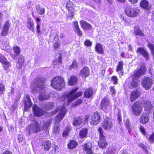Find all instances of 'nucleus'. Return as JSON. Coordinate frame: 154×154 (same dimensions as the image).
Here are the masks:
<instances>
[{"instance_id": "obj_20", "label": "nucleus", "mask_w": 154, "mask_h": 154, "mask_svg": "<svg viewBox=\"0 0 154 154\" xmlns=\"http://www.w3.org/2000/svg\"><path fill=\"white\" fill-rule=\"evenodd\" d=\"M90 72L88 67L85 66L81 70L79 75L83 78H86L89 76L90 75Z\"/></svg>"}, {"instance_id": "obj_39", "label": "nucleus", "mask_w": 154, "mask_h": 154, "mask_svg": "<svg viewBox=\"0 0 154 154\" xmlns=\"http://www.w3.org/2000/svg\"><path fill=\"white\" fill-rule=\"evenodd\" d=\"M54 107V105L51 103H48L44 105L43 109L46 111L52 109Z\"/></svg>"}, {"instance_id": "obj_18", "label": "nucleus", "mask_w": 154, "mask_h": 154, "mask_svg": "<svg viewBox=\"0 0 154 154\" xmlns=\"http://www.w3.org/2000/svg\"><path fill=\"white\" fill-rule=\"evenodd\" d=\"M10 26L9 21H6L4 23L2 30L1 33V36H5L7 35L8 33V30Z\"/></svg>"}, {"instance_id": "obj_40", "label": "nucleus", "mask_w": 154, "mask_h": 154, "mask_svg": "<svg viewBox=\"0 0 154 154\" xmlns=\"http://www.w3.org/2000/svg\"><path fill=\"white\" fill-rule=\"evenodd\" d=\"M78 67L77 62L76 59L73 60L71 64L69 66V70H71L74 68H77Z\"/></svg>"}, {"instance_id": "obj_13", "label": "nucleus", "mask_w": 154, "mask_h": 154, "mask_svg": "<svg viewBox=\"0 0 154 154\" xmlns=\"http://www.w3.org/2000/svg\"><path fill=\"white\" fill-rule=\"evenodd\" d=\"M110 106V99L107 96L104 97L102 99L100 103V107L103 110H107Z\"/></svg>"}, {"instance_id": "obj_46", "label": "nucleus", "mask_w": 154, "mask_h": 154, "mask_svg": "<svg viewBox=\"0 0 154 154\" xmlns=\"http://www.w3.org/2000/svg\"><path fill=\"white\" fill-rule=\"evenodd\" d=\"M141 75L140 72L138 71V70H137L134 72L133 75V78L139 80V78L140 77Z\"/></svg>"}, {"instance_id": "obj_10", "label": "nucleus", "mask_w": 154, "mask_h": 154, "mask_svg": "<svg viewBox=\"0 0 154 154\" xmlns=\"http://www.w3.org/2000/svg\"><path fill=\"white\" fill-rule=\"evenodd\" d=\"M45 79L42 77L36 78L34 81V84L35 88H38L40 90L45 88Z\"/></svg>"}, {"instance_id": "obj_24", "label": "nucleus", "mask_w": 154, "mask_h": 154, "mask_svg": "<svg viewBox=\"0 0 154 154\" xmlns=\"http://www.w3.org/2000/svg\"><path fill=\"white\" fill-rule=\"evenodd\" d=\"M94 93L93 89L91 87L88 88L85 90L84 92V97L87 98H92Z\"/></svg>"}, {"instance_id": "obj_48", "label": "nucleus", "mask_w": 154, "mask_h": 154, "mask_svg": "<svg viewBox=\"0 0 154 154\" xmlns=\"http://www.w3.org/2000/svg\"><path fill=\"white\" fill-rule=\"evenodd\" d=\"M36 9L37 12L40 15H43L45 13V9L44 8H41L39 6L37 7Z\"/></svg>"}, {"instance_id": "obj_17", "label": "nucleus", "mask_w": 154, "mask_h": 154, "mask_svg": "<svg viewBox=\"0 0 154 154\" xmlns=\"http://www.w3.org/2000/svg\"><path fill=\"white\" fill-rule=\"evenodd\" d=\"M137 53L142 56L146 60H148L149 58L148 52L143 47H139L136 51Z\"/></svg>"}, {"instance_id": "obj_33", "label": "nucleus", "mask_w": 154, "mask_h": 154, "mask_svg": "<svg viewBox=\"0 0 154 154\" xmlns=\"http://www.w3.org/2000/svg\"><path fill=\"white\" fill-rule=\"evenodd\" d=\"M139 80L133 78L132 81L130 83L129 87L130 89H134L137 88L139 85Z\"/></svg>"}, {"instance_id": "obj_44", "label": "nucleus", "mask_w": 154, "mask_h": 154, "mask_svg": "<svg viewBox=\"0 0 154 154\" xmlns=\"http://www.w3.org/2000/svg\"><path fill=\"white\" fill-rule=\"evenodd\" d=\"M36 21L37 22H38L41 21V19L38 17H37L36 19ZM37 29L36 32L38 34L41 32L40 25L38 23H37V26H36Z\"/></svg>"}, {"instance_id": "obj_38", "label": "nucleus", "mask_w": 154, "mask_h": 154, "mask_svg": "<svg viewBox=\"0 0 154 154\" xmlns=\"http://www.w3.org/2000/svg\"><path fill=\"white\" fill-rule=\"evenodd\" d=\"M31 20L30 18L28 19V21L26 23V26L29 29L33 31L34 25V22L31 21Z\"/></svg>"}, {"instance_id": "obj_25", "label": "nucleus", "mask_w": 154, "mask_h": 154, "mask_svg": "<svg viewBox=\"0 0 154 154\" xmlns=\"http://www.w3.org/2000/svg\"><path fill=\"white\" fill-rule=\"evenodd\" d=\"M139 5L142 8L147 11L149 10L151 8V5L147 0H141Z\"/></svg>"}, {"instance_id": "obj_29", "label": "nucleus", "mask_w": 154, "mask_h": 154, "mask_svg": "<svg viewBox=\"0 0 154 154\" xmlns=\"http://www.w3.org/2000/svg\"><path fill=\"white\" fill-rule=\"evenodd\" d=\"M51 146V141L49 140L43 141L42 143V147L45 151H48Z\"/></svg>"}, {"instance_id": "obj_8", "label": "nucleus", "mask_w": 154, "mask_h": 154, "mask_svg": "<svg viewBox=\"0 0 154 154\" xmlns=\"http://www.w3.org/2000/svg\"><path fill=\"white\" fill-rule=\"evenodd\" d=\"M27 130L28 134H30L32 133L36 134L40 132L41 129L40 125L38 122H36L33 126V124L28 125Z\"/></svg>"}, {"instance_id": "obj_50", "label": "nucleus", "mask_w": 154, "mask_h": 154, "mask_svg": "<svg viewBox=\"0 0 154 154\" xmlns=\"http://www.w3.org/2000/svg\"><path fill=\"white\" fill-rule=\"evenodd\" d=\"M142 75L144 74L146 71V66H140V68L137 70Z\"/></svg>"}, {"instance_id": "obj_60", "label": "nucleus", "mask_w": 154, "mask_h": 154, "mask_svg": "<svg viewBox=\"0 0 154 154\" xmlns=\"http://www.w3.org/2000/svg\"><path fill=\"white\" fill-rule=\"evenodd\" d=\"M118 118L117 119L119 121V123H120L122 120V114L121 111L120 110H119L117 113Z\"/></svg>"}, {"instance_id": "obj_21", "label": "nucleus", "mask_w": 154, "mask_h": 154, "mask_svg": "<svg viewBox=\"0 0 154 154\" xmlns=\"http://www.w3.org/2000/svg\"><path fill=\"white\" fill-rule=\"evenodd\" d=\"M74 30L75 33L79 37L83 35V33L80 29L78 21H75L73 22Z\"/></svg>"}, {"instance_id": "obj_36", "label": "nucleus", "mask_w": 154, "mask_h": 154, "mask_svg": "<svg viewBox=\"0 0 154 154\" xmlns=\"http://www.w3.org/2000/svg\"><path fill=\"white\" fill-rule=\"evenodd\" d=\"M82 121L83 119L81 116L75 117L73 122V125L76 126L80 125L82 123Z\"/></svg>"}, {"instance_id": "obj_26", "label": "nucleus", "mask_w": 154, "mask_h": 154, "mask_svg": "<svg viewBox=\"0 0 154 154\" xmlns=\"http://www.w3.org/2000/svg\"><path fill=\"white\" fill-rule=\"evenodd\" d=\"M25 98L27 100H24V109L25 111H27L32 106V104L30 98L28 95L26 94L25 96Z\"/></svg>"}, {"instance_id": "obj_42", "label": "nucleus", "mask_w": 154, "mask_h": 154, "mask_svg": "<svg viewBox=\"0 0 154 154\" xmlns=\"http://www.w3.org/2000/svg\"><path fill=\"white\" fill-rule=\"evenodd\" d=\"M71 129V128L69 126H67L63 133L62 135L63 137H65L67 136Z\"/></svg>"}, {"instance_id": "obj_2", "label": "nucleus", "mask_w": 154, "mask_h": 154, "mask_svg": "<svg viewBox=\"0 0 154 154\" xmlns=\"http://www.w3.org/2000/svg\"><path fill=\"white\" fill-rule=\"evenodd\" d=\"M51 85L52 88L57 90H61L65 86V79L60 76L54 77L51 81Z\"/></svg>"}, {"instance_id": "obj_64", "label": "nucleus", "mask_w": 154, "mask_h": 154, "mask_svg": "<svg viewBox=\"0 0 154 154\" xmlns=\"http://www.w3.org/2000/svg\"><path fill=\"white\" fill-rule=\"evenodd\" d=\"M59 56L58 57V60L57 62L60 63H62V55L61 53H60L59 54Z\"/></svg>"}, {"instance_id": "obj_6", "label": "nucleus", "mask_w": 154, "mask_h": 154, "mask_svg": "<svg viewBox=\"0 0 154 154\" xmlns=\"http://www.w3.org/2000/svg\"><path fill=\"white\" fill-rule=\"evenodd\" d=\"M140 10L137 8L132 7L130 6L126 7L124 9L125 14L128 17H134L139 14Z\"/></svg>"}, {"instance_id": "obj_19", "label": "nucleus", "mask_w": 154, "mask_h": 154, "mask_svg": "<svg viewBox=\"0 0 154 154\" xmlns=\"http://www.w3.org/2000/svg\"><path fill=\"white\" fill-rule=\"evenodd\" d=\"M79 22L82 28L84 30L89 31L92 29V26L87 21L81 20Z\"/></svg>"}, {"instance_id": "obj_34", "label": "nucleus", "mask_w": 154, "mask_h": 154, "mask_svg": "<svg viewBox=\"0 0 154 154\" xmlns=\"http://www.w3.org/2000/svg\"><path fill=\"white\" fill-rule=\"evenodd\" d=\"M134 34L136 35L140 36H144L145 35L142 31L140 29L138 26H135L134 27Z\"/></svg>"}, {"instance_id": "obj_57", "label": "nucleus", "mask_w": 154, "mask_h": 154, "mask_svg": "<svg viewBox=\"0 0 154 154\" xmlns=\"http://www.w3.org/2000/svg\"><path fill=\"white\" fill-rule=\"evenodd\" d=\"M7 60V58L3 55H1L0 56V62L3 64Z\"/></svg>"}, {"instance_id": "obj_14", "label": "nucleus", "mask_w": 154, "mask_h": 154, "mask_svg": "<svg viewBox=\"0 0 154 154\" xmlns=\"http://www.w3.org/2000/svg\"><path fill=\"white\" fill-rule=\"evenodd\" d=\"M34 115L36 117H40L45 114L46 112L37 105H35L33 106Z\"/></svg>"}, {"instance_id": "obj_5", "label": "nucleus", "mask_w": 154, "mask_h": 154, "mask_svg": "<svg viewBox=\"0 0 154 154\" xmlns=\"http://www.w3.org/2000/svg\"><path fill=\"white\" fill-rule=\"evenodd\" d=\"M57 112H59L58 114L56 116L57 120L60 121L63 118L66 114L67 110L64 105L60 106L57 107L56 109L51 112L53 115L55 114Z\"/></svg>"}, {"instance_id": "obj_4", "label": "nucleus", "mask_w": 154, "mask_h": 154, "mask_svg": "<svg viewBox=\"0 0 154 154\" xmlns=\"http://www.w3.org/2000/svg\"><path fill=\"white\" fill-rule=\"evenodd\" d=\"M142 103L139 100L135 102L131 106L132 113L136 116H140L143 111Z\"/></svg>"}, {"instance_id": "obj_62", "label": "nucleus", "mask_w": 154, "mask_h": 154, "mask_svg": "<svg viewBox=\"0 0 154 154\" xmlns=\"http://www.w3.org/2000/svg\"><path fill=\"white\" fill-rule=\"evenodd\" d=\"M125 125L127 129L131 130V128L130 125V124L128 121L126 122L125 123Z\"/></svg>"}, {"instance_id": "obj_54", "label": "nucleus", "mask_w": 154, "mask_h": 154, "mask_svg": "<svg viewBox=\"0 0 154 154\" xmlns=\"http://www.w3.org/2000/svg\"><path fill=\"white\" fill-rule=\"evenodd\" d=\"M5 90V87L3 83H0V95L4 94Z\"/></svg>"}, {"instance_id": "obj_56", "label": "nucleus", "mask_w": 154, "mask_h": 154, "mask_svg": "<svg viewBox=\"0 0 154 154\" xmlns=\"http://www.w3.org/2000/svg\"><path fill=\"white\" fill-rule=\"evenodd\" d=\"M111 81L112 82L113 84L114 85L117 84L118 83V79L116 76H113L111 77Z\"/></svg>"}, {"instance_id": "obj_16", "label": "nucleus", "mask_w": 154, "mask_h": 154, "mask_svg": "<svg viewBox=\"0 0 154 154\" xmlns=\"http://www.w3.org/2000/svg\"><path fill=\"white\" fill-rule=\"evenodd\" d=\"M141 92L137 89L132 91L130 94V100L131 102L136 100L140 96Z\"/></svg>"}, {"instance_id": "obj_41", "label": "nucleus", "mask_w": 154, "mask_h": 154, "mask_svg": "<svg viewBox=\"0 0 154 154\" xmlns=\"http://www.w3.org/2000/svg\"><path fill=\"white\" fill-rule=\"evenodd\" d=\"M51 123V121L49 120L46 121H44L42 129L44 130H47Z\"/></svg>"}, {"instance_id": "obj_7", "label": "nucleus", "mask_w": 154, "mask_h": 154, "mask_svg": "<svg viewBox=\"0 0 154 154\" xmlns=\"http://www.w3.org/2000/svg\"><path fill=\"white\" fill-rule=\"evenodd\" d=\"M66 9L68 11L66 18L71 20L74 16V12L75 11V6L74 3L71 2H68L66 5Z\"/></svg>"}, {"instance_id": "obj_22", "label": "nucleus", "mask_w": 154, "mask_h": 154, "mask_svg": "<svg viewBox=\"0 0 154 154\" xmlns=\"http://www.w3.org/2000/svg\"><path fill=\"white\" fill-rule=\"evenodd\" d=\"M143 104L144 111L148 112H150L153 109V106L151 104V102L149 100H143Z\"/></svg>"}, {"instance_id": "obj_53", "label": "nucleus", "mask_w": 154, "mask_h": 154, "mask_svg": "<svg viewBox=\"0 0 154 154\" xmlns=\"http://www.w3.org/2000/svg\"><path fill=\"white\" fill-rule=\"evenodd\" d=\"M147 46L150 50L151 53L154 57V45L150 43H148Z\"/></svg>"}, {"instance_id": "obj_55", "label": "nucleus", "mask_w": 154, "mask_h": 154, "mask_svg": "<svg viewBox=\"0 0 154 154\" xmlns=\"http://www.w3.org/2000/svg\"><path fill=\"white\" fill-rule=\"evenodd\" d=\"M92 44V42L88 39H86L84 42V45L87 47L91 46Z\"/></svg>"}, {"instance_id": "obj_28", "label": "nucleus", "mask_w": 154, "mask_h": 154, "mask_svg": "<svg viewBox=\"0 0 154 154\" xmlns=\"http://www.w3.org/2000/svg\"><path fill=\"white\" fill-rule=\"evenodd\" d=\"M95 51L98 54L103 55L104 54V51L103 46L99 43H97L94 47Z\"/></svg>"}, {"instance_id": "obj_47", "label": "nucleus", "mask_w": 154, "mask_h": 154, "mask_svg": "<svg viewBox=\"0 0 154 154\" xmlns=\"http://www.w3.org/2000/svg\"><path fill=\"white\" fill-rule=\"evenodd\" d=\"M13 49L16 55L18 56L19 55L20 52V50L19 47L17 46H14L13 47Z\"/></svg>"}, {"instance_id": "obj_9", "label": "nucleus", "mask_w": 154, "mask_h": 154, "mask_svg": "<svg viewBox=\"0 0 154 154\" xmlns=\"http://www.w3.org/2000/svg\"><path fill=\"white\" fill-rule=\"evenodd\" d=\"M153 80L150 77H145L142 80L141 85L146 90L150 89L152 85Z\"/></svg>"}, {"instance_id": "obj_63", "label": "nucleus", "mask_w": 154, "mask_h": 154, "mask_svg": "<svg viewBox=\"0 0 154 154\" xmlns=\"http://www.w3.org/2000/svg\"><path fill=\"white\" fill-rule=\"evenodd\" d=\"M53 131L55 133H57L59 132V126H54L53 128Z\"/></svg>"}, {"instance_id": "obj_51", "label": "nucleus", "mask_w": 154, "mask_h": 154, "mask_svg": "<svg viewBox=\"0 0 154 154\" xmlns=\"http://www.w3.org/2000/svg\"><path fill=\"white\" fill-rule=\"evenodd\" d=\"M147 139L151 143H154V132H152Z\"/></svg>"}, {"instance_id": "obj_59", "label": "nucleus", "mask_w": 154, "mask_h": 154, "mask_svg": "<svg viewBox=\"0 0 154 154\" xmlns=\"http://www.w3.org/2000/svg\"><path fill=\"white\" fill-rule=\"evenodd\" d=\"M139 130L141 133L144 135H145L146 134V130L144 127L141 125L139 127Z\"/></svg>"}, {"instance_id": "obj_43", "label": "nucleus", "mask_w": 154, "mask_h": 154, "mask_svg": "<svg viewBox=\"0 0 154 154\" xmlns=\"http://www.w3.org/2000/svg\"><path fill=\"white\" fill-rule=\"evenodd\" d=\"M83 102V100L82 99L80 98L77 99L74 103H73L71 107H74L78 105L81 104Z\"/></svg>"}, {"instance_id": "obj_27", "label": "nucleus", "mask_w": 154, "mask_h": 154, "mask_svg": "<svg viewBox=\"0 0 154 154\" xmlns=\"http://www.w3.org/2000/svg\"><path fill=\"white\" fill-rule=\"evenodd\" d=\"M150 117L149 115L147 113L142 114L139 119L140 122L143 124H146L149 121Z\"/></svg>"}, {"instance_id": "obj_31", "label": "nucleus", "mask_w": 154, "mask_h": 154, "mask_svg": "<svg viewBox=\"0 0 154 154\" xmlns=\"http://www.w3.org/2000/svg\"><path fill=\"white\" fill-rule=\"evenodd\" d=\"M78 78L76 75H72L68 81V84L70 86H73L77 83Z\"/></svg>"}, {"instance_id": "obj_15", "label": "nucleus", "mask_w": 154, "mask_h": 154, "mask_svg": "<svg viewBox=\"0 0 154 154\" xmlns=\"http://www.w3.org/2000/svg\"><path fill=\"white\" fill-rule=\"evenodd\" d=\"M83 150L82 153L83 154H92L93 151L92 150V146L91 143L90 142L85 143L82 145Z\"/></svg>"}, {"instance_id": "obj_3", "label": "nucleus", "mask_w": 154, "mask_h": 154, "mask_svg": "<svg viewBox=\"0 0 154 154\" xmlns=\"http://www.w3.org/2000/svg\"><path fill=\"white\" fill-rule=\"evenodd\" d=\"M98 131L99 134V139L98 142V145L101 149H104L108 146V143L106 141V138L104 135V133L101 127L98 128Z\"/></svg>"}, {"instance_id": "obj_52", "label": "nucleus", "mask_w": 154, "mask_h": 154, "mask_svg": "<svg viewBox=\"0 0 154 154\" xmlns=\"http://www.w3.org/2000/svg\"><path fill=\"white\" fill-rule=\"evenodd\" d=\"M139 146L141 149L144 150L145 153L147 154L148 153V151L147 147L144 144L141 143L138 145Z\"/></svg>"}, {"instance_id": "obj_58", "label": "nucleus", "mask_w": 154, "mask_h": 154, "mask_svg": "<svg viewBox=\"0 0 154 154\" xmlns=\"http://www.w3.org/2000/svg\"><path fill=\"white\" fill-rule=\"evenodd\" d=\"M109 90L112 95H115L116 94V91L115 89L114 86H111L109 88Z\"/></svg>"}, {"instance_id": "obj_1", "label": "nucleus", "mask_w": 154, "mask_h": 154, "mask_svg": "<svg viewBox=\"0 0 154 154\" xmlns=\"http://www.w3.org/2000/svg\"><path fill=\"white\" fill-rule=\"evenodd\" d=\"M78 89V88L77 87L72 89L69 93L61 97V100L64 103H66V105L68 106L73 101L82 95L83 92L82 91L77 92L74 94Z\"/></svg>"}, {"instance_id": "obj_61", "label": "nucleus", "mask_w": 154, "mask_h": 154, "mask_svg": "<svg viewBox=\"0 0 154 154\" xmlns=\"http://www.w3.org/2000/svg\"><path fill=\"white\" fill-rule=\"evenodd\" d=\"M90 118V116L89 115H86L84 117V121L85 122H88L89 119Z\"/></svg>"}, {"instance_id": "obj_35", "label": "nucleus", "mask_w": 154, "mask_h": 154, "mask_svg": "<svg viewBox=\"0 0 154 154\" xmlns=\"http://www.w3.org/2000/svg\"><path fill=\"white\" fill-rule=\"evenodd\" d=\"M77 142L74 140H70L67 144L68 148L70 149L75 148L78 146Z\"/></svg>"}, {"instance_id": "obj_45", "label": "nucleus", "mask_w": 154, "mask_h": 154, "mask_svg": "<svg viewBox=\"0 0 154 154\" xmlns=\"http://www.w3.org/2000/svg\"><path fill=\"white\" fill-rule=\"evenodd\" d=\"M2 65L4 69L5 70H8L9 67L11 66L10 63L8 60L3 63Z\"/></svg>"}, {"instance_id": "obj_23", "label": "nucleus", "mask_w": 154, "mask_h": 154, "mask_svg": "<svg viewBox=\"0 0 154 154\" xmlns=\"http://www.w3.org/2000/svg\"><path fill=\"white\" fill-rule=\"evenodd\" d=\"M123 65V61H120L118 62L116 66V71L120 76H122L124 75Z\"/></svg>"}, {"instance_id": "obj_30", "label": "nucleus", "mask_w": 154, "mask_h": 154, "mask_svg": "<svg viewBox=\"0 0 154 154\" xmlns=\"http://www.w3.org/2000/svg\"><path fill=\"white\" fill-rule=\"evenodd\" d=\"M54 43L53 44L54 48L55 50L58 49L61 45V44L59 40V37L58 35L57 34L53 38Z\"/></svg>"}, {"instance_id": "obj_11", "label": "nucleus", "mask_w": 154, "mask_h": 154, "mask_svg": "<svg viewBox=\"0 0 154 154\" xmlns=\"http://www.w3.org/2000/svg\"><path fill=\"white\" fill-rule=\"evenodd\" d=\"M101 125L106 130H110L113 126L112 119L109 117H106L102 122Z\"/></svg>"}, {"instance_id": "obj_12", "label": "nucleus", "mask_w": 154, "mask_h": 154, "mask_svg": "<svg viewBox=\"0 0 154 154\" xmlns=\"http://www.w3.org/2000/svg\"><path fill=\"white\" fill-rule=\"evenodd\" d=\"M101 117L98 112L96 111L94 112L91 116L89 123L91 125H97L100 121Z\"/></svg>"}, {"instance_id": "obj_32", "label": "nucleus", "mask_w": 154, "mask_h": 154, "mask_svg": "<svg viewBox=\"0 0 154 154\" xmlns=\"http://www.w3.org/2000/svg\"><path fill=\"white\" fill-rule=\"evenodd\" d=\"M88 129L87 128H83L80 131L79 135L81 139L85 138L87 137Z\"/></svg>"}, {"instance_id": "obj_37", "label": "nucleus", "mask_w": 154, "mask_h": 154, "mask_svg": "<svg viewBox=\"0 0 154 154\" xmlns=\"http://www.w3.org/2000/svg\"><path fill=\"white\" fill-rule=\"evenodd\" d=\"M50 97V95L45 92L41 93L39 96V100L42 101L48 99Z\"/></svg>"}, {"instance_id": "obj_49", "label": "nucleus", "mask_w": 154, "mask_h": 154, "mask_svg": "<svg viewBox=\"0 0 154 154\" xmlns=\"http://www.w3.org/2000/svg\"><path fill=\"white\" fill-rule=\"evenodd\" d=\"M24 57L21 55H20L18 57L17 63L21 65L24 63Z\"/></svg>"}]
</instances>
